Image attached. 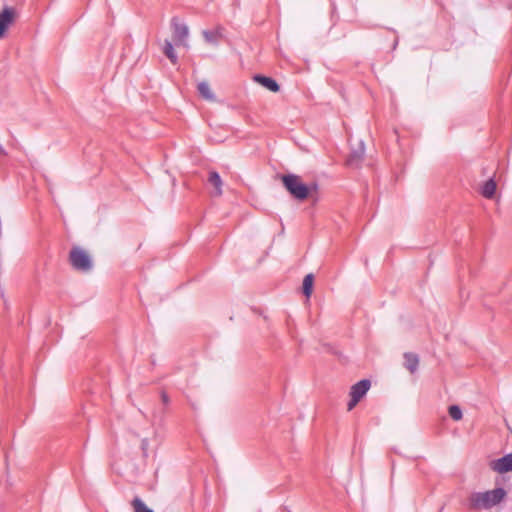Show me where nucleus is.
I'll return each mask as SVG.
<instances>
[{
	"mask_svg": "<svg viewBox=\"0 0 512 512\" xmlns=\"http://www.w3.org/2000/svg\"><path fill=\"white\" fill-rule=\"evenodd\" d=\"M254 81L261 84L263 87L268 89L271 92H279L280 85L277 83V81L271 77L264 76L257 74L253 77Z\"/></svg>",
	"mask_w": 512,
	"mask_h": 512,
	"instance_id": "nucleus-9",
	"label": "nucleus"
},
{
	"mask_svg": "<svg viewBox=\"0 0 512 512\" xmlns=\"http://www.w3.org/2000/svg\"><path fill=\"white\" fill-rule=\"evenodd\" d=\"M282 183L291 196L299 201H303L309 196V187L301 181V178L295 174L282 176Z\"/></svg>",
	"mask_w": 512,
	"mask_h": 512,
	"instance_id": "nucleus-2",
	"label": "nucleus"
},
{
	"mask_svg": "<svg viewBox=\"0 0 512 512\" xmlns=\"http://www.w3.org/2000/svg\"><path fill=\"white\" fill-rule=\"evenodd\" d=\"M141 445H142L143 451L145 452L146 449H147V446H148V440L147 439H143Z\"/></svg>",
	"mask_w": 512,
	"mask_h": 512,
	"instance_id": "nucleus-23",
	"label": "nucleus"
},
{
	"mask_svg": "<svg viewBox=\"0 0 512 512\" xmlns=\"http://www.w3.org/2000/svg\"><path fill=\"white\" fill-rule=\"evenodd\" d=\"M163 53L165 54V56L170 60V62L173 65H176L178 63V57H177V54L175 53V50H174V47H173V44L171 41H169V40L164 41Z\"/></svg>",
	"mask_w": 512,
	"mask_h": 512,
	"instance_id": "nucleus-15",
	"label": "nucleus"
},
{
	"mask_svg": "<svg viewBox=\"0 0 512 512\" xmlns=\"http://www.w3.org/2000/svg\"><path fill=\"white\" fill-rule=\"evenodd\" d=\"M309 187V195L312 193V192H316L318 190V184L316 182H312L310 183L309 185H307Z\"/></svg>",
	"mask_w": 512,
	"mask_h": 512,
	"instance_id": "nucleus-20",
	"label": "nucleus"
},
{
	"mask_svg": "<svg viewBox=\"0 0 512 512\" xmlns=\"http://www.w3.org/2000/svg\"><path fill=\"white\" fill-rule=\"evenodd\" d=\"M397 45H398V40L396 39V40L394 41V44H393V49H395Z\"/></svg>",
	"mask_w": 512,
	"mask_h": 512,
	"instance_id": "nucleus-25",
	"label": "nucleus"
},
{
	"mask_svg": "<svg viewBox=\"0 0 512 512\" xmlns=\"http://www.w3.org/2000/svg\"><path fill=\"white\" fill-rule=\"evenodd\" d=\"M15 10L12 7H5L0 12V39H2L10 25L14 22Z\"/></svg>",
	"mask_w": 512,
	"mask_h": 512,
	"instance_id": "nucleus-6",
	"label": "nucleus"
},
{
	"mask_svg": "<svg viewBox=\"0 0 512 512\" xmlns=\"http://www.w3.org/2000/svg\"><path fill=\"white\" fill-rule=\"evenodd\" d=\"M502 487L485 492H475L470 497V505L474 509H490L499 504L506 496Z\"/></svg>",
	"mask_w": 512,
	"mask_h": 512,
	"instance_id": "nucleus-1",
	"label": "nucleus"
},
{
	"mask_svg": "<svg viewBox=\"0 0 512 512\" xmlns=\"http://www.w3.org/2000/svg\"><path fill=\"white\" fill-rule=\"evenodd\" d=\"M132 506L134 508V512H154L152 509L147 507V505L139 497H135L133 499Z\"/></svg>",
	"mask_w": 512,
	"mask_h": 512,
	"instance_id": "nucleus-17",
	"label": "nucleus"
},
{
	"mask_svg": "<svg viewBox=\"0 0 512 512\" xmlns=\"http://www.w3.org/2000/svg\"><path fill=\"white\" fill-rule=\"evenodd\" d=\"M370 386V380L362 379L351 387L350 395H353L356 398L361 399L368 392Z\"/></svg>",
	"mask_w": 512,
	"mask_h": 512,
	"instance_id": "nucleus-10",
	"label": "nucleus"
},
{
	"mask_svg": "<svg viewBox=\"0 0 512 512\" xmlns=\"http://www.w3.org/2000/svg\"><path fill=\"white\" fill-rule=\"evenodd\" d=\"M404 360H405V367L411 372L414 373L418 369L419 365V358L416 354L411 352H406L404 354Z\"/></svg>",
	"mask_w": 512,
	"mask_h": 512,
	"instance_id": "nucleus-13",
	"label": "nucleus"
},
{
	"mask_svg": "<svg viewBox=\"0 0 512 512\" xmlns=\"http://www.w3.org/2000/svg\"><path fill=\"white\" fill-rule=\"evenodd\" d=\"M365 155V145L363 141L358 143L356 148H353L346 159V164L349 167L358 168L363 162Z\"/></svg>",
	"mask_w": 512,
	"mask_h": 512,
	"instance_id": "nucleus-5",
	"label": "nucleus"
},
{
	"mask_svg": "<svg viewBox=\"0 0 512 512\" xmlns=\"http://www.w3.org/2000/svg\"><path fill=\"white\" fill-rule=\"evenodd\" d=\"M7 156V152L4 147L0 144V160Z\"/></svg>",
	"mask_w": 512,
	"mask_h": 512,
	"instance_id": "nucleus-22",
	"label": "nucleus"
},
{
	"mask_svg": "<svg viewBox=\"0 0 512 512\" xmlns=\"http://www.w3.org/2000/svg\"><path fill=\"white\" fill-rule=\"evenodd\" d=\"M490 468L498 473L512 471V453H508L501 458L491 461Z\"/></svg>",
	"mask_w": 512,
	"mask_h": 512,
	"instance_id": "nucleus-7",
	"label": "nucleus"
},
{
	"mask_svg": "<svg viewBox=\"0 0 512 512\" xmlns=\"http://www.w3.org/2000/svg\"><path fill=\"white\" fill-rule=\"evenodd\" d=\"M496 192V182L494 179L487 180L481 187V195L487 199L494 197Z\"/></svg>",
	"mask_w": 512,
	"mask_h": 512,
	"instance_id": "nucleus-14",
	"label": "nucleus"
},
{
	"mask_svg": "<svg viewBox=\"0 0 512 512\" xmlns=\"http://www.w3.org/2000/svg\"><path fill=\"white\" fill-rule=\"evenodd\" d=\"M314 276L313 274H307L303 279L302 290L303 294L309 298L313 291Z\"/></svg>",
	"mask_w": 512,
	"mask_h": 512,
	"instance_id": "nucleus-16",
	"label": "nucleus"
},
{
	"mask_svg": "<svg viewBox=\"0 0 512 512\" xmlns=\"http://www.w3.org/2000/svg\"><path fill=\"white\" fill-rule=\"evenodd\" d=\"M71 266L78 271L88 272L92 269L93 263L89 254L80 247H73L69 253Z\"/></svg>",
	"mask_w": 512,
	"mask_h": 512,
	"instance_id": "nucleus-3",
	"label": "nucleus"
},
{
	"mask_svg": "<svg viewBox=\"0 0 512 512\" xmlns=\"http://www.w3.org/2000/svg\"><path fill=\"white\" fill-rule=\"evenodd\" d=\"M448 412L450 417L455 421H459L463 417L462 410L458 405H451L448 409Z\"/></svg>",
	"mask_w": 512,
	"mask_h": 512,
	"instance_id": "nucleus-18",
	"label": "nucleus"
},
{
	"mask_svg": "<svg viewBox=\"0 0 512 512\" xmlns=\"http://www.w3.org/2000/svg\"><path fill=\"white\" fill-rule=\"evenodd\" d=\"M202 35L205 42L217 46L223 37V28L221 26H217L211 30H203Z\"/></svg>",
	"mask_w": 512,
	"mask_h": 512,
	"instance_id": "nucleus-8",
	"label": "nucleus"
},
{
	"mask_svg": "<svg viewBox=\"0 0 512 512\" xmlns=\"http://www.w3.org/2000/svg\"><path fill=\"white\" fill-rule=\"evenodd\" d=\"M208 182L215 189L214 195L215 196H221L222 193H223V191H222L223 182H222V179L220 177V174L218 172H216V171H211L209 173Z\"/></svg>",
	"mask_w": 512,
	"mask_h": 512,
	"instance_id": "nucleus-12",
	"label": "nucleus"
},
{
	"mask_svg": "<svg viewBox=\"0 0 512 512\" xmlns=\"http://www.w3.org/2000/svg\"><path fill=\"white\" fill-rule=\"evenodd\" d=\"M171 28L173 31V41L177 46H183L188 48V37H189V28L188 26L180 21V19L174 16L171 19Z\"/></svg>",
	"mask_w": 512,
	"mask_h": 512,
	"instance_id": "nucleus-4",
	"label": "nucleus"
},
{
	"mask_svg": "<svg viewBox=\"0 0 512 512\" xmlns=\"http://www.w3.org/2000/svg\"><path fill=\"white\" fill-rule=\"evenodd\" d=\"M330 2H331L332 10H333V12H334V11H335V9H336V7H335V3H334L332 0H330Z\"/></svg>",
	"mask_w": 512,
	"mask_h": 512,
	"instance_id": "nucleus-24",
	"label": "nucleus"
},
{
	"mask_svg": "<svg viewBox=\"0 0 512 512\" xmlns=\"http://www.w3.org/2000/svg\"><path fill=\"white\" fill-rule=\"evenodd\" d=\"M197 91H198L199 95L207 101L213 102L216 100V97H215L214 93L212 92V90L209 86V83L206 81H201L198 83Z\"/></svg>",
	"mask_w": 512,
	"mask_h": 512,
	"instance_id": "nucleus-11",
	"label": "nucleus"
},
{
	"mask_svg": "<svg viewBox=\"0 0 512 512\" xmlns=\"http://www.w3.org/2000/svg\"><path fill=\"white\" fill-rule=\"evenodd\" d=\"M350 397H351V399L347 404L348 411H351L357 405V403L360 401V399L356 398L353 395H350Z\"/></svg>",
	"mask_w": 512,
	"mask_h": 512,
	"instance_id": "nucleus-19",
	"label": "nucleus"
},
{
	"mask_svg": "<svg viewBox=\"0 0 512 512\" xmlns=\"http://www.w3.org/2000/svg\"><path fill=\"white\" fill-rule=\"evenodd\" d=\"M161 400H162L163 404H165V405H167L169 403V396L167 395V393L165 391L161 392Z\"/></svg>",
	"mask_w": 512,
	"mask_h": 512,
	"instance_id": "nucleus-21",
	"label": "nucleus"
}]
</instances>
